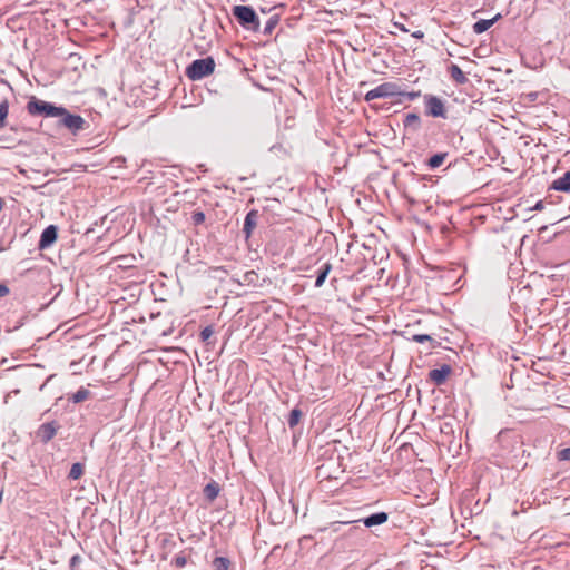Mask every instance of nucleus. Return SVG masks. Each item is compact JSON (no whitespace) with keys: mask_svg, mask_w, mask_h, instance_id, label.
I'll return each instance as SVG.
<instances>
[{"mask_svg":"<svg viewBox=\"0 0 570 570\" xmlns=\"http://www.w3.org/2000/svg\"><path fill=\"white\" fill-rule=\"evenodd\" d=\"M27 110L32 116L57 118L56 126L77 136L88 127L80 115L71 114L67 108L32 97L27 104Z\"/></svg>","mask_w":570,"mask_h":570,"instance_id":"nucleus-1","label":"nucleus"},{"mask_svg":"<svg viewBox=\"0 0 570 570\" xmlns=\"http://www.w3.org/2000/svg\"><path fill=\"white\" fill-rule=\"evenodd\" d=\"M233 16L243 28L252 31L259 29L258 16L252 7L242 4L235 6L233 8Z\"/></svg>","mask_w":570,"mask_h":570,"instance_id":"nucleus-2","label":"nucleus"},{"mask_svg":"<svg viewBox=\"0 0 570 570\" xmlns=\"http://www.w3.org/2000/svg\"><path fill=\"white\" fill-rule=\"evenodd\" d=\"M215 66V60L212 57L196 59L186 68V75L191 80H200L212 75Z\"/></svg>","mask_w":570,"mask_h":570,"instance_id":"nucleus-3","label":"nucleus"},{"mask_svg":"<svg viewBox=\"0 0 570 570\" xmlns=\"http://www.w3.org/2000/svg\"><path fill=\"white\" fill-rule=\"evenodd\" d=\"M424 112L426 116L433 118H448V110L445 107V101L438 96L434 95H424Z\"/></svg>","mask_w":570,"mask_h":570,"instance_id":"nucleus-4","label":"nucleus"},{"mask_svg":"<svg viewBox=\"0 0 570 570\" xmlns=\"http://www.w3.org/2000/svg\"><path fill=\"white\" fill-rule=\"evenodd\" d=\"M402 94L400 86L395 82H383L366 92L364 99L370 102L379 98H391Z\"/></svg>","mask_w":570,"mask_h":570,"instance_id":"nucleus-5","label":"nucleus"},{"mask_svg":"<svg viewBox=\"0 0 570 570\" xmlns=\"http://www.w3.org/2000/svg\"><path fill=\"white\" fill-rule=\"evenodd\" d=\"M58 238V228L55 225H49L43 229L39 240V248L46 249L50 247Z\"/></svg>","mask_w":570,"mask_h":570,"instance_id":"nucleus-6","label":"nucleus"},{"mask_svg":"<svg viewBox=\"0 0 570 570\" xmlns=\"http://www.w3.org/2000/svg\"><path fill=\"white\" fill-rule=\"evenodd\" d=\"M58 428L59 426L56 424V422L43 423L39 426L37 431V436L40 439L41 442L48 443L55 438Z\"/></svg>","mask_w":570,"mask_h":570,"instance_id":"nucleus-7","label":"nucleus"},{"mask_svg":"<svg viewBox=\"0 0 570 570\" xmlns=\"http://www.w3.org/2000/svg\"><path fill=\"white\" fill-rule=\"evenodd\" d=\"M258 218H259V213L256 209L249 210L247 213V215L245 216L244 225H243V233H244L246 239H248L252 236L254 229L257 226Z\"/></svg>","mask_w":570,"mask_h":570,"instance_id":"nucleus-8","label":"nucleus"},{"mask_svg":"<svg viewBox=\"0 0 570 570\" xmlns=\"http://www.w3.org/2000/svg\"><path fill=\"white\" fill-rule=\"evenodd\" d=\"M450 373H451V367L449 365L444 364L439 368L431 370L429 373V377L436 385H442L446 381Z\"/></svg>","mask_w":570,"mask_h":570,"instance_id":"nucleus-9","label":"nucleus"},{"mask_svg":"<svg viewBox=\"0 0 570 570\" xmlns=\"http://www.w3.org/2000/svg\"><path fill=\"white\" fill-rule=\"evenodd\" d=\"M389 514L386 512H376L366 518L358 520L357 522H362L366 528H372L374 525L383 524L387 521Z\"/></svg>","mask_w":570,"mask_h":570,"instance_id":"nucleus-10","label":"nucleus"},{"mask_svg":"<svg viewBox=\"0 0 570 570\" xmlns=\"http://www.w3.org/2000/svg\"><path fill=\"white\" fill-rule=\"evenodd\" d=\"M550 189L570 193V170L566 171L561 177L554 179L550 186Z\"/></svg>","mask_w":570,"mask_h":570,"instance_id":"nucleus-11","label":"nucleus"},{"mask_svg":"<svg viewBox=\"0 0 570 570\" xmlns=\"http://www.w3.org/2000/svg\"><path fill=\"white\" fill-rule=\"evenodd\" d=\"M501 18V14L498 13L492 19H481L476 21L473 24V31L478 35L485 32L488 29H490L499 19Z\"/></svg>","mask_w":570,"mask_h":570,"instance_id":"nucleus-12","label":"nucleus"},{"mask_svg":"<svg viewBox=\"0 0 570 570\" xmlns=\"http://www.w3.org/2000/svg\"><path fill=\"white\" fill-rule=\"evenodd\" d=\"M448 71L450 73V77L458 85H464L468 82L466 76L464 75V72L461 70V68L458 65L451 63V66L448 68Z\"/></svg>","mask_w":570,"mask_h":570,"instance_id":"nucleus-13","label":"nucleus"},{"mask_svg":"<svg viewBox=\"0 0 570 570\" xmlns=\"http://www.w3.org/2000/svg\"><path fill=\"white\" fill-rule=\"evenodd\" d=\"M403 126L405 128H412L415 131L419 130L421 127L420 116L415 112H410V114L405 115V117L403 119Z\"/></svg>","mask_w":570,"mask_h":570,"instance_id":"nucleus-14","label":"nucleus"},{"mask_svg":"<svg viewBox=\"0 0 570 570\" xmlns=\"http://www.w3.org/2000/svg\"><path fill=\"white\" fill-rule=\"evenodd\" d=\"M332 269V264L326 262L324 263L321 268L317 271V276L315 279V287L320 288L323 286L326 277L328 276V273Z\"/></svg>","mask_w":570,"mask_h":570,"instance_id":"nucleus-15","label":"nucleus"},{"mask_svg":"<svg viewBox=\"0 0 570 570\" xmlns=\"http://www.w3.org/2000/svg\"><path fill=\"white\" fill-rule=\"evenodd\" d=\"M203 492L206 499L213 501L218 497L219 485L215 481H212L205 485Z\"/></svg>","mask_w":570,"mask_h":570,"instance_id":"nucleus-16","label":"nucleus"},{"mask_svg":"<svg viewBox=\"0 0 570 570\" xmlns=\"http://www.w3.org/2000/svg\"><path fill=\"white\" fill-rule=\"evenodd\" d=\"M446 156H448L446 153L434 154L433 156H431L429 158L428 166L431 169H435V168L440 167L444 163Z\"/></svg>","mask_w":570,"mask_h":570,"instance_id":"nucleus-17","label":"nucleus"},{"mask_svg":"<svg viewBox=\"0 0 570 570\" xmlns=\"http://www.w3.org/2000/svg\"><path fill=\"white\" fill-rule=\"evenodd\" d=\"M213 570H228L230 567V560L226 557H216L212 561Z\"/></svg>","mask_w":570,"mask_h":570,"instance_id":"nucleus-18","label":"nucleus"},{"mask_svg":"<svg viewBox=\"0 0 570 570\" xmlns=\"http://www.w3.org/2000/svg\"><path fill=\"white\" fill-rule=\"evenodd\" d=\"M85 464L77 462L71 465L68 478L70 480H78L83 475Z\"/></svg>","mask_w":570,"mask_h":570,"instance_id":"nucleus-19","label":"nucleus"},{"mask_svg":"<svg viewBox=\"0 0 570 570\" xmlns=\"http://www.w3.org/2000/svg\"><path fill=\"white\" fill-rule=\"evenodd\" d=\"M90 395V391L85 389V387H80L76 393H73L71 395V397L69 399L70 401H72L73 403H81L83 401H86Z\"/></svg>","mask_w":570,"mask_h":570,"instance_id":"nucleus-20","label":"nucleus"},{"mask_svg":"<svg viewBox=\"0 0 570 570\" xmlns=\"http://www.w3.org/2000/svg\"><path fill=\"white\" fill-rule=\"evenodd\" d=\"M303 413L299 409L295 407L289 412L287 423L289 428H294L299 423V420L302 417Z\"/></svg>","mask_w":570,"mask_h":570,"instance_id":"nucleus-21","label":"nucleus"},{"mask_svg":"<svg viewBox=\"0 0 570 570\" xmlns=\"http://www.w3.org/2000/svg\"><path fill=\"white\" fill-rule=\"evenodd\" d=\"M8 112H9V102L7 99H3L1 102H0V127H3L4 126V122H6V118L8 116Z\"/></svg>","mask_w":570,"mask_h":570,"instance_id":"nucleus-22","label":"nucleus"},{"mask_svg":"<svg viewBox=\"0 0 570 570\" xmlns=\"http://www.w3.org/2000/svg\"><path fill=\"white\" fill-rule=\"evenodd\" d=\"M205 214L202 210H195L191 214V222L194 225H202L205 222Z\"/></svg>","mask_w":570,"mask_h":570,"instance_id":"nucleus-23","label":"nucleus"},{"mask_svg":"<svg viewBox=\"0 0 570 570\" xmlns=\"http://www.w3.org/2000/svg\"><path fill=\"white\" fill-rule=\"evenodd\" d=\"M187 563V558L185 554L180 553L175 556V558L171 560V564H174L176 568H184Z\"/></svg>","mask_w":570,"mask_h":570,"instance_id":"nucleus-24","label":"nucleus"},{"mask_svg":"<svg viewBox=\"0 0 570 570\" xmlns=\"http://www.w3.org/2000/svg\"><path fill=\"white\" fill-rule=\"evenodd\" d=\"M213 334H214V328L212 325H208L200 331V338L203 342H208V340L213 336Z\"/></svg>","mask_w":570,"mask_h":570,"instance_id":"nucleus-25","label":"nucleus"},{"mask_svg":"<svg viewBox=\"0 0 570 570\" xmlns=\"http://www.w3.org/2000/svg\"><path fill=\"white\" fill-rule=\"evenodd\" d=\"M271 520L274 524H281L284 521V515L279 511H271Z\"/></svg>","mask_w":570,"mask_h":570,"instance_id":"nucleus-26","label":"nucleus"},{"mask_svg":"<svg viewBox=\"0 0 570 570\" xmlns=\"http://www.w3.org/2000/svg\"><path fill=\"white\" fill-rule=\"evenodd\" d=\"M412 340L417 343L432 342V337L428 334H415Z\"/></svg>","mask_w":570,"mask_h":570,"instance_id":"nucleus-27","label":"nucleus"},{"mask_svg":"<svg viewBox=\"0 0 570 570\" xmlns=\"http://www.w3.org/2000/svg\"><path fill=\"white\" fill-rule=\"evenodd\" d=\"M276 24H277V19L274 17L269 18V20L267 21V23L265 26L264 33H266V35L271 33Z\"/></svg>","mask_w":570,"mask_h":570,"instance_id":"nucleus-28","label":"nucleus"},{"mask_svg":"<svg viewBox=\"0 0 570 570\" xmlns=\"http://www.w3.org/2000/svg\"><path fill=\"white\" fill-rule=\"evenodd\" d=\"M558 459L561 461H570V446L559 451Z\"/></svg>","mask_w":570,"mask_h":570,"instance_id":"nucleus-29","label":"nucleus"},{"mask_svg":"<svg viewBox=\"0 0 570 570\" xmlns=\"http://www.w3.org/2000/svg\"><path fill=\"white\" fill-rule=\"evenodd\" d=\"M81 561H82V559L78 554L71 557V559H70V568H71V570H76L78 568V566L81 563Z\"/></svg>","mask_w":570,"mask_h":570,"instance_id":"nucleus-30","label":"nucleus"},{"mask_svg":"<svg viewBox=\"0 0 570 570\" xmlns=\"http://www.w3.org/2000/svg\"><path fill=\"white\" fill-rule=\"evenodd\" d=\"M538 97L539 92L537 91L523 94V98L527 99L529 102H535L538 100Z\"/></svg>","mask_w":570,"mask_h":570,"instance_id":"nucleus-31","label":"nucleus"},{"mask_svg":"<svg viewBox=\"0 0 570 570\" xmlns=\"http://www.w3.org/2000/svg\"><path fill=\"white\" fill-rule=\"evenodd\" d=\"M421 92L420 91H411V92H405V91H402V94L400 96H404L406 97L409 100H414L416 99L417 97H420Z\"/></svg>","mask_w":570,"mask_h":570,"instance_id":"nucleus-32","label":"nucleus"},{"mask_svg":"<svg viewBox=\"0 0 570 570\" xmlns=\"http://www.w3.org/2000/svg\"><path fill=\"white\" fill-rule=\"evenodd\" d=\"M9 294V287L3 284V283H0V297H4Z\"/></svg>","mask_w":570,"mask_h":570,"instance_id":"nucleus-33","label":"nucleus"},{"mask_svg":"<svg viewBox=\"0 0 570 570\" xmlns=\"http://www.w3.org/2000/svg\"><path fill=\"white\" fill-rule=\"evenodd\" d=\"M544 208V205H543V202L542 200H539L537 202V204L533 206V210H542Z\"/></svg>","mask_w":570,"mask_h":570,"instance_id":"nucleus-34","label":"nucleus"},{"mask_svg":"<svg viewBox=\"0 0 570 570\" xmlns=\"http://www.w3.org/2000/svg\"><path fill=\"white\" fill-rule=\"evenodd\" d=\"M412 37L416 38V39H422L424 37V32L421 31V30H417V31H414L412 33Z\"/></svg>","mask_w":570,"mask_h":570,"instance_id":"nucleus-35","label":"nucleus"},{"mask_svg":"<svg viewBox=\"0 0 570 570\" xmlns=\"http://www.w3.org/2000/svg\"><path fill=\"white\" fill-rule=\"evenodd\" d=\"M253 276H256L255 272L254 271H250V272H247L244 277L246 281H252V277Z\"/></svg>","mask_w":570,"mask_h":570,"instance_id":"nucleus-36","label":"nucleus"},{"mask_svg":"<svg viewBox=\"0 0 570 570\" xmlns=\"http://www.w3.org/2000/svg\"><path fill=\"white\" fill-rule=\"evenodd\" d=\"M394 26H395L399 30H401V31H403V32H407V29L405 28V26H404V24L399 23V22H395V23H394Z\"/></svg>","mask_w":570,"mask_h":570,"instance_id":"nucleus-37","label":"nucleus"},{"mask_svg":"<svg viewBox=\"0 0 570 570\" xmlns=\"http://www.w3.org/2000/svg\"><path fill=\"white\" fill-rule=\"evenodd\" d=\"M0 85H6V86H8L11 89L10 85L4 79H0Z\"/></svg>","mask_w":570,"mask_h":570,"instance_id":"nucleus-38","label":"nucleus"},{"mask_svg":"<svg viewBox=\"0 0 570 570\" xmlns=\"http://www.w3.org/2000/svg\"><path fill=\"white\" fill-rule=\"evenodd\" d=\"M3 206H4V200L0 197V212L2 210Z\"/></svg>","mask_w":570,"mask_h":570,"instance_id":"nucleus-39","label":"nucleus"}]
</instances>
